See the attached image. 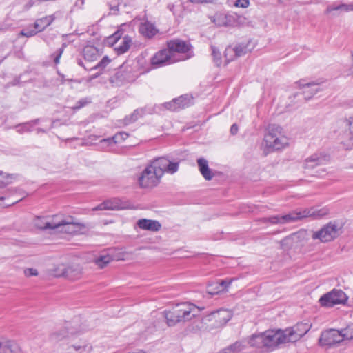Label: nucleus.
<instances>
[{"mask_svg": "<svg viewBox=\"0 0 353 353\" xmlns=\"http://www.w3.org/2000/svg\"><path fill=\"white\" fill-rule=\"evenodd\" d=\"M233 279H226L210 284L208 287V292L210 294H216L226 290L230 285Z\"/></svg>", "mask_w": 353, "mask_h": 353, "instance_id": "23", "label": "nucleus"}, {"mask_svg": "<svg viewBox=\"0 0 353 353\" xmlns=\"http://www.w3.org/2000/svg\"><path fill=\"white\" fill-rule=\"evenodd\" d=\"M59 218V216L58 215H56L54 216L52 219L50 221H47L46 218H39L38 217L35 221H34V224H35V226L39 228V229H41V230H54V228H41L39 226V225H45V223H53V221H55V219Z\"/></svg>", "mask_w": 353, "mask_h": 353, "instance_id": "40", "label": "nucleus"}, {"mask_svg": "<svg viewBox=\"0 0 353 353\" xmlns=\"http://www.w3.org/2000/svg\"><path fill=\"white\" fill-rule=\"evenodd\" d=\"M139 32L147 38H152L158 32L155 26L149 21L141 23L139 26Z\"/></svg>", "mask_w": 353, "mask_h": 353, "instance_id": "26", "label": "nucleus"}, {"mask_svg": "<svg viewBox=\"0 0 353 353\" xmlns=\"http://www.w3.org/2000/svg\"><path fill=\"white\" fill-rule=\"evenodd\" d=\"M39 226L41 228H54V230L68 234L75 233L78 230L85 228L84 224L77 222L76 219L70 216L64 219H59L58 218L53 221V223H46L45 225L39 224Z\"/></svg>", "mask_w": 353, "mask_h": 353, "instance_id": "3", "label": "nucleus"}, {"mask_svg": "<svg viewBox=\"0 0 353 353\" xmlns=\"http://www.w3.org/2000/svg\"><path fill=\"white\" fill-rule=\"evenodd\" d=\"M37 130L38 133H39V132H46L45 130H43L42 128H37Z\"/></svg>", "mask_w": 353, "mask_h": 353, "instance_id": "59", "label": "nucleus"}, {"mask_svg": "<svg viewBox=\"0 0 353 353\" xmlns=\"http://www.w3.org/2000/svg\"><path fill=\"white\" fill-rule=\"evenodd\" d=\"M229 52H234V57L237 58L246 54L247 47L243 44H239L236 46L234 48H227L225 50V57H227V54Z\"/></svg>", "mask_w": 353, "mask_h": 353, "instance_id": "35", "label": "nucleus"}, {"mask_svg": "<svg viewBox=\"0 0 353 353\" xmlns=\"http://www.w3.org/2000/svg\"><path fill=\"white\" fill-rule=\"evenodd\" d=\"M150 164L161 177L165 172L170 174L176 173L179 167V161H172L166 157L155 158L150 162Z\"/></svg>", "mask_w": 353, "mask_h": 353, "instance_id": "5", "label": "nucleus"}, {"mask_svg": "<svg viewBox=\"0 0 353 353\" xmlns=\"http://www.w3.org/2000/svg\"><path fill=\"white\" fill-rule=\"evenodd\" d=\"M39 32L37 30L34 29H30V30H22L20 32V35L26 37H31L37 34V33Z\"/></svg>", "mask_w": 353, "mask_h": 353, "instance_id": "51", "label": "nucleus"}, {"mask_svg": "<svg viewBox=\"0 0 353 353\" xmlns=\"http://www.w3.org/2000/svg\"><path fill=\"white\" fill-rule=\"evenodd\" d=\"M0 353H21V349L16 341L1 338L0 339Z\"/></svg>", "mask_w": 353, "mask_h": 353, "instance_id": "21", "label": "nucleus"}, {"mask_svg": "<svg viewBox=\"0 0 353 353\" xmlns=\"http://www.w3.org/2000/svg\"><path fill=\"white\" fill-rule=\"evenodd\" d=\"M68 345L77 353H91L92 350V345L85 339L77 340L75 338H70Z\"/></svg>", "mask_w": 353, "mask_h": 353, "instance_id": "16", "label": "nucleus"}, {"mask_svg": "<svg viewBox=\"0 0 353 353\" xmlns=\"http://www.w3.org/2000/svg\"><path fill=\"white\" fill-rule=\"evenodd\" d=\"M340 332L343 337V341L353 339V323H350L346 327L340 330Z\"/></svg>", "mask_w": 353, "mask_h": 353, "instance_id": "37", "label": "nucleus"}, {"mask_svg": "<svg viewBox=\"0 0 353 353\" xmlns=\"http://www.w3.org/2000/svg\"><path fill=\"white\" fill-rule=\"evenodd\" d=\"M328 161V157L322 153H315L305 160L304 168L313 169L316 166L323 165Z\"/></svg>", "mask_w": 353, "mask_h": 353, "instance_id": "19", "label": "nucleus"}, {"mask_svg": "<svg viewBox=\"0 0 353 353\" xmlns=\"http://www.w3.org/2000/svg\"><path fill=\"white\" fill-rule=\"evenodd\" d=\"M174 62L172 55L168 48L158 51L151 59V63L155 68L170 65Z\"/></svg>", "mask_w": 353, "mask_h": 353, "instance_id": "12", "label": "nucleus"}, {"mask_svg": "<svg viewBox=\"0 0 353 353\" xmlns=\"http://www.w3.org/2000/svg\"><path fill=\"white\" fill-rule=\"evenodd\" d=\"M14 178L15 176L14 174L0 172V188H3L10 184Z\"/></svg>", "mask_w": 353, "mask_h": 353, "instance_id": "38", "label": "nucleus"}, {"mask_svg": "<svg viewBox=\"0 0 353 353\" xmlns=\"http://www.w3.org/2000/svg\"><path fill=\"white\" fill-rule=\"evenodd\" d=\"M131 43V38L128 36H125L123 37L122 42L119 45L115 46L114 50L118 55L123 54L129 50Z\"/></svg>", "mask_w": 353, "mask_h": 353, "instance_id": "31", "label": "nucleus"}, {"mask_svg": "<svg viewBox=\"0 0 353 353\" xmlns=\"http://www.w3.org/2000/svg\"><path fill=\"white\" fill-rule=\"evenodd\" d=\"M15 128L17 129V132L19 134L32 131V127L30 126V123L28 122L18 124L15 125Z\"/></svg>", "mask_w": 353, "mask_h": 353, "instance_id": "46", "label": "nucleus"}, {"mask_svg": "<svg viewBox=\"0 0 353 353\" xmlns=\"http://www.w3.org/2000/svg\"><path fill=\"white\" fill-rule=\"evenodd\" d=\"M353 11V3H333L328 5L325 10V14H330L336 17L343 12Z\"/></svg>", "mask_w": 353, "mask_h": 353, "instance_id": "17", "label": "nucleus"}, {"mask_svg": "<svg viewBox=\"0 0 353 353\" xmlns=\"http://www.w3.org/2000/svg\"><path fill=\"white\" fill-rule=\"evenodd\" d=\"M311 325L308 323H298L293 327L285 329L289 343H295L305 336L310 330Z\"/></svg>", "mask_w": 353, "mask_h": 353, "instance_id": "8", "label": "nucleus"}, {"mask_svg": "<svg viewBox=\"0 0 353 353\" xmlns=\"http://www.w3.org/2000/svg\"><path fill=\"white\" fill-rule=\"evenodd\" d=\"M190 1L194 3H203L210 2L211 0H190Z\"/></svg>", "mask_w": 353, "mask_h": 353, "instance_id": "57", "label": "nucleus"}, {"mask_svg": "<svg viewBox=\"0 0 353 353\" xmlns=\"http://www.w3.org/2000/svg\"><path fill=\"white\" fill-rule=\"evenodd\" d=\"M288 145V138L285 134L283 128L276 124L269 125L263 138V152L267 154L281 150Z\"/></svg>", "mask_w": 353, "mask_h": 353, "instance_id": "1", "label": "nucleus"}, {"mask_svg": "<svg viewBox=\"0 0 353 353\" xmlns=\"http://www.w3.org/2000/svg\"><path fill=\"white\" fill-rule=\"evenodd\" d=\"M83 56L84 59L88 61H94L99 57L98 49L93 46H86L83 49Z\"/></svg>", "mask_w": 353, "mask_h": 353, "instance_id": "30", "label": "nucleus"}, {"mask_svg": "<svg viewBox=\"0 0 353 353\" xmlns=\"http://www.w3.org/2000/svg\"><path fill=\"white\" fill-rule=\"evenodd\" d=\"M163 314L164 317L166 319L167 324L169 326H174L176 323H179V319H178L179 316H177V313L175 312L174 307L170 310L164 311Z\"/></svg>", "mask_w": 353, "mask_h": 353, "instance_id": "32", "label": "nucleus"}, {"mask_svg": "<svg viewBox=\"0 0 353 353\" xmlns=\"http://www.w3.org/2000/svg\"><path fill=\"white\" fill-rule=\"evenodd\" d=\"M129 137V134L125 132H120L117 133L114 136L108 138L103 139L101 142L107 143L108 145L116 144L120 141H124Z\"/></svg>", "mask_w": 353, "mask_h": 353, "instance_id": "33", "label": "nucleus"}, {"mask_svg": "<svg viewBox=\"0 0 353 353\" xmlns=\"http://www.w3.org/2000/svg\"><path fill=\"white\" fill-rule=\"evenodd\" d=\"M123 208H124V207L123 206L121 200L119 198H112L104 201L93 208L92 210H118Z\"/></svg>", "mask_w": 353, "mask_h": 353, "instance_id": "20", "label": "nucleus"}, {"mask_svg": "<svg viewBox=\"0 0 353 353\" xmlns=\"http://www.w3.org/2000/svg\"><path fill=\"white\" fill-rule=\"evenodd\" d=\"M197 163L199 170L204 179L207 181L211 180L214 174L212 170L209 168L208 161L204 158H199L197 160Z\"/></svg>", "mask_w": 353, "mask_h": 353, "instance_id": "27", "label": "nucleus"}, {"mask_svg": "<svg viewBox=\"0 0 353 353\" xmlns=\"http://www.w3.org/2000/svg\"><path fill=\"white\" fill-rule=\"evenodd\" d=\"M66 265L64 264H59L54 267L52 270V274L56 277L65 276Z\"/></svg>", "mask_w": 353, "mask_h": 353, "instance_id": "43", "label": "nucleus"}, {"mask_svg": "<svg viewBox=\"0 0 353 353\" xmlns=\"http://www.w3.org/2000/svg\"><path fill=\"white\" fill-rule=\"evenodd\" d=\"M67 47V43H63L62 44V46L57 49L52 54V57L54 59V62L56 65L59 64L60 62V58L65 50V48Z\"/></svg>", "mask_w": 353, "mask_h": 353, "instance_id": "42", "label": "nucleus"}, {"mask_svg": "<svg viewBox=\"0 0 353 353\" xmlns=\"http://www.w3.org/2000/svg\"><path fill=\"white\" fill-rule=\"evenodd\" d=\"M263 223L270 222L272 224H280V215L272 216L262 219Z\"/></svg>", "mask_w": 353, "mask_h": 353, "instance_id": "50", "label": "nucleus"}, {"mask_svg": "<svg viewBox=\"0 0 353 353\" xmlns=\"http://www.w3.org/2000/svg\"><path fill=\"white\" fill-rule=\"evenodd\" d=\"M39 122V119H34V120H31L30 121H28V123H30V126L32 127V128H33V126L36 124H38Z\"/></svg>", "mask_w": 353, "mask_h": 353, "instance_id": "56", "label": "nucleus"}, {"mask_svg": "<svg viewBox=\"0 0 353 353\" xmlns=\"http://www.w3.org/2000/svg\"><path fill=\"white\" fill-rule=\"evenodd\" d=\"M24 274L29 277L38 275V271L35 268H27L24 270Z\"/></svg>", "mask_w": 353, "mask_h": 353, "instance_id": "53", "label": "nucleus"}, {"mask_svg": "<svg viewBox=\"0 0 353 353\" xmlns=\"http://www.w3.org/2000/svg\"><path fill=\"white\" fill-rule=\"evenodd\" d=\"M265 342V349L273 351L281 344L289 343L285 330H270L263 332Z\"/></svg>", "mask_w": 353, "mask_h": 353, "instance_id": "4", "label": "nucleus"}, {"mask_svg": "<svg viewBox=\"0 0 353 353\" xmlns=\"http://www.w3.org/2000/svg\"><path fill=\"white\" fill-rule=\"evenodd\" d=\"M212 314L214 315V316L215 315L223 316L224 323H227L230 319V314H228V311H226L225 310H218L216 312L212 313Z\"/></svg>", "mask_w": 353, "mask_h": 353, "instance_id": "49", "label": "nucleus"}, {"mask_svg": "<svg viewBox=\"0 0 353 353\" xmlns=\"http://www.w3.org/2000/svg\"><path fill=\"white\" fill-rule=\"evenodd\" d=\"M174 310L179 316V323L190 321L196 315L194 313L196 311V307L188 303L178 304L174 307Z\"/></svg>", "mask_w": 353, "mask_h": 353, "instance_id": "11", "label": "nucleus"}, {"mask_svg": "<svg viewBox=\"0 0 353 353\" xmlns=\"http://www.w3.org/2000/svg\"><path fill=\"white\" fill-rule=\"evenodd\" d=\"M77 63L79 65L81 66V67H83L85 70H87V68L85 67L84 64H83V62L82 61L81 59L80 58H77Z\"/></svg>", "mask_w": 353, "mask_h": 353, "instance_id": "58", "label": "nucleus"}, {"mask_svg": "<svg viewBox=\"0 0 353 353\" xmlns=\"http://www.w3.org/2000/svg\"><path fill=\"white\" fill-rule=\"evenodd\" d=\"M123 34V30L122 28L118 29L113 34L108 38V42L110 45L115 44L119 39H121Z\"/></svg>", "mask_w": 353, "mask_h": 353, "instance_id": "41", "label": "nucleus"}, {"mask_svg": "<svg viewBox=\"0 0 353 353\" xmlns=\"http://www.w3.org/2000/svg\"><path fill=\"white\" fill-rule=\"evenodd\" d=\"M68 336V332L65 329L55 332L51 334V339L54 341H61Z\"/></svg>", "mask_w": 353, "mask_h": 353, "instance_id": "45", "label": "nucleus"}, {"mask_svg": "<svg viewBox=\"0 0 353 353\" xmlns=\"http://www.w3.org/2000/svg\"><path fill=\"white\" fill-rule=\"evenodd\" d=\"M112 257L109 254L101 255L95 259V263L100 268H103L106 266L111 261Z\"/></svg>", "mask_w": 353, "mask_h": 353, "instance_id": "39", "label": "nucleus"}, {"mask_svg": "<svg viewBox=\"0 0 353 353\" xmlns=\"http://www.w3.org/2000/svg\"><path fill=\"white\" fill-rule=\"evenodd\" d=\"M343 341L340 330L330 329L321 333L319 343L323 346L332 347Z\"/></svg>", "mask_w": 353, "mask_h": 353, "instance_id": "10", "label": "nucleus"}, {"mask_svg": "<svg viewBox=\"0 0 353 353\" xmlns=\"http://www.w3.org/2000/svg\"><path fill=\"white\" fill-rule=\"evenodd\" d=\"M327 210L316 209L314 208L297 210L290 212L289 214L280 215V224H285L294 222L307 217L319 219L327 214Z\"/></svg>", "mask_w": 353, "mask_h": 353, "instance_id": "2", "label": "nucleus"}, {"mask_svg": "<svg viewBox=\"0 0 353 353\" xmlns=\"http://www.w3.org/2000/svg\"><path fill=\"white\" fill-rule=\"evenodd\" d=\"M212 55L216 65L219 66L221 63V53L216 47L212 46Z\"/></svg>", "mask_w": 353, "mask_h": 353, "instance_id": "47", "label": "nucleus"}, {"mask_svg": "<svg viewBox=\"0 0 353 353\" xmlns=\"http://www.w3.org/2000/svg\"><path fill=\"white\" fill-rule=\"evenodd\" d=\"M347 299V296L343 290L334 289L323 295L320 298L319 302L323 307H332L335 305L345 304Z\"/></svg>", "mask_w": 353, "mask_h": 353, "instance_id": "7", "label": "nucleus"}, {"mask_svg": "<svg viewBox=\"0 0 353 353\" xmlns=\"http://www.w3.org/2000/svg\"><path fill=\"white\" fill-rule=\"evenodd\" d=\"M90 103L91 99L90 97L82 98L78 101H77L75 105L72 108V109L74 110H79Z\"/></svg>", "mask_w": 353, "mask_h": 353, "instance_id": "48", "label": "nucleus"}, {"mask_svg": "<svg viewBox=\"0 0 353 353\" xmlns=\"http://www.w3.org/2000/svg\"><path fill=\"white\" fill-rule=\"evenodd\" d=\"M338 235V228L331 223L325 225L320 230L312 234L313 239H319L321 242L326 243L332 241Z\"/></svg>", "mask_w": 353, "mask_h": 353, "instance_id": "9", "label": "nucleus"}, {"mask_svg": "<svg viewBox=\"0 0 353 353\" xmlns=\"http://www.w3.org/2000/svg\"><path fill=\"white\" fill-rule=\"evenodd\" d=\"M137 225L140 229L152 232H157L161 228V225L158 221L147 219L138 220Z\"/></svg>", "mask_w": 353, "mask_h": 353, "instance_id": "24", "label": "nucleus"}, {"mask_svg": "<svg viewBox=\"0 0 353 353\" xmlns=\"http://www.w3.org/2000/svg\"><path fill=\"white\" fill-rule=\"evenodd\" d=\"M302 234L301 232L298 233H294L290 236H288L285 237V239H282L280 241L281 245L283 248H289L291 245L292 242L300 237V236Z\"/></svg>", "mask_w": 353, "mask_h": 353, "instance_id": "36", "label": "nucleus"}, {"mask_svg": "<svg viewBox=\"0 0 353 353\" xmlns=\"http://www.w3.org/2000/svg\"><path fill=\"white\" fill-rule=\"evenodd\" d=\"M234 6L239 8H246L250 6L249 0H236L234 3Z\"/></svg>", "mask_w": 353, "mask_h": 353, "instance_id": "52", "label": "nucleus"}, {"mask_svg": "<svg viewBox=\"0 0 353 353\" xmlns=\"http://www.w3.org/2000/svg\"><path fill=\"white\" fill-rule=\"evenodd\" d=\"M145 114V110L143 108H138L133 111V112L125 117V118L120 121L123 125H128L137 121L139 118Z\"/></svg>", "mask_w": 353, "mask_h": 353, "instance_id": "29", "label": "nucleus"}, {"mask_svg": "<svg viewBox=\"0 0 353 353\" xmlns=\"http://www.w3.org/2000/svg\"><path fill=\"white\" fill-rule=\"evenodd\" d=\"M81 271L78 267L66 266L65 278L70 280H77L81 277Z\"/></svg>", "mask_w": 353, "mask_h": 353, "instance_id": "34", "label": "nucleus"}, {"mask_svg": "<svg viewBox=\"0 0 353 353\" xmlns=\"http://www.w3.org/2000/svg\"><path fill=\"white\" fill-rule=\"evenodd\" d=\"M167 47L172 55L174 53H186L191 50V45L189 42L179 39H171L167 41Z\"/></svg>", "mask_w": 353, "mask_h": 353, "instance_id": "14", "label": "nucleus"}, {"mask_svg": "<svg viewBox=\"0 0 353 353\" xmlns=\"http://www.w3.org/2000/svg\"><path fill=\"white\" fill-rule=\"evenodd\" d=\"M55 19L54 14L46 16L38 19L34 23V28L39 32L43 31L46 28L49 26Z\"/></svg>", "mask_w": 353, "mask_h": 353, "instance_id": "28", "label": "nucleus"}, {"mask_svg": "<svg viewBox=\"0 0 353 353\" xmlns=\"http://www.w3.org/2000/svg\"><path fill=\"white\" fill-rule=\"evenodd\" d=\"M192 98L188 95H181L178 98H175L170 102L165 103L163 106L172 111H178L181 109L188 108L192 104Z\"/></svg>", "mask_w": 353, "mask_h": 353, "instance_id": "13", "label": "nucleus"}, {"mask_svg": "<svg viewBox=\"0 0 353 353\" xmlns=\"http://www.w3.org/2000/svg\"><path fill=\"white\" fill-rule=\"evenodd\" d=\"M133 77L131 76L130 71L120 68L116 73L111 77L110 81L116 86H121L125 83L132 81Z\"/></svg>", "mask_w": 353, "mask_h": 353, "instance_id": "18", "label": "nucleus"}, {"mask_svg": "<svg viewBox=\"0 0 353 353\" xmlns=\"http://www.w3.org/2000/svg\"><path fill=\"white\" fill-rule=\"evenodd\" d=\"M238 130H239L238 125L236 123L232 124L230 128V130L231 134L235 135L236 134H237Z\"/></svg>", "mask_w": 353, "mask_h": 353, "instance_id": "55", "label": "nucleus"}, {"mask_svg": "<svg viewBox=\"0 0 353 353\" xmlns=\"http://www.w3.org/2000/svg\"><path fill=\"white\" fill-rule=\"evenodd\" d=\"M5 199V197L4 196H0V201H3Z\"/></svg>", "mask_w": 353, "mask_h": 353, "instance_id": "60", "label": "nucleus"}, {"mask_svg": "<svg viewBox=\"0 0 353 353\" xmlns=\"http://www.w3.org/2000/svg\"><path fill=\"white\" fill-rule=\"evenodd\" d=\"M119 3H116V4H112V3H110L109 4V8H110V10L111 11L112 14H117L119 11Z\"/></svg>", "mask_w": 353, "mask_h": 353, "instance_id": "54", "label": "nucleus"}, {"mask_svg": "<svg viewBox=\"0 0 353 353\" xmlns=\"http://www.w3.org/2000/svg\"><path fill=\"white\" fill-rule=\"evenodd\" d=\"M244 340L245 341L246 346L249 345L252 347L265 349V342L263 332L252 334L248 339Z\"/></svg>", "mask_w": 353, "mask_h": 353, "instance_id": "25", "label": "nucleus"}, {"mask_svg": "<svg viewBox=\"0 0 353 353\" xmlns=\"http://www.w3.org/2000/svg\"><path fill=\"white\" fill-rule=\"evenodd\" d=\"M233 60V58H231L230 59H228V61Z\"/></svg>", "mask_w": 353, "mask_h": 353, "instance_id": "61", "label": "nucleus"}, {"mask_svg": "<svg viewBox=\"0 0 353 353\" xmlns=\"http://www.w3.org/2000/svg\"><path fill=\"white\" fill-rule=\"evenodd\" d=\"M161 179V177L149 163L139 176L138 183L142 188H152L160 183Z\"/></svg>", "mask_w": 353, "mask_h": 353, "instance_id": "6", "label": "nucleus"}, {"mask_svg": "<svg viewBox=\"0 0 353 353\" xmlns=\"http://www.w3.org/2000/svg\"><path fill=\"white\" fill-rule=\"evenodd\" d=\"M303 82V80H301L296 83L303 90L301 94L305 101L310 100L316 92L321 90L319 83L312 81L304 83Z\"/></svg>", "mask_w": 353, "mask_h": 353, "instance_id": "15", "label": "nucleus"}, {"mask_svg": "<svg viewBox=\"0 0 353 353\" xmlns=\"http://www.w3.org/2000/svg\"><path fill=\"white\" fill-rule=\"evenodd\" d=\"M111 60L109 59L108 56H105L103 59L94 66H93L91 70H103L110 63Z\"/></svg>", "mask_w": 353, "mask_h": 353, "instance_id": "44", "label": "nucleus"}, {"mask_svg": "<svg viewBox=\"0 0 353 353\" xmlns=\"http://www.w3.org/2000/svg\"><path fill=\"white\" fill-rule=\"evenodd\" d=\"M212 21L217 26H232L235 20L233 16L225 13H216L212 18Z\"/></svg>", "mask_w": 353, "mask_h": 353, "instance_id": "22", "label": "nucleus"}]
</instances>
